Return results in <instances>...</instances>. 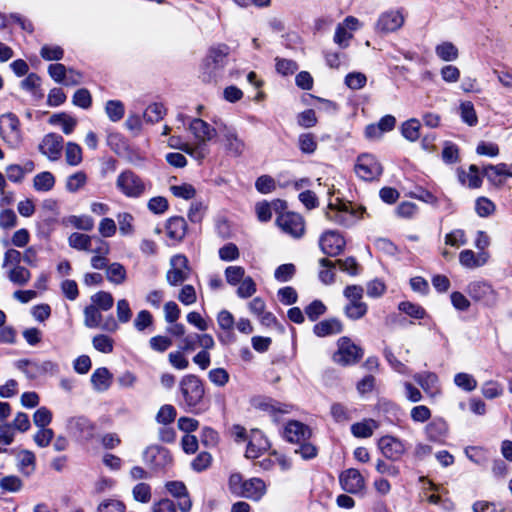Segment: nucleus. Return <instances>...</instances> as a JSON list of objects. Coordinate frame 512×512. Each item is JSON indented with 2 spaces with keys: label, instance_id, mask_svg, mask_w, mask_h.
Instances as JSON below:
<instances>
[{
  "label": "nucleus",
  "instance_id": "nucleus-1",
  "mask_svg": "<svg viewBox=\"0 0 512 512\" xmlns=\"http://www.w3.org/2000/svg\"><path fill=\"white\" fill-rule=\"evenodd\" d=\"M229 53L230 48L226 44H217L209 48L199 72L203 82L216 83L221 78Z\"/></svg>",
  "mask_w": 512,
  "mask_h": 512
},
{
  "label": "nucleus",
  "instance_id": "nucleus-2",
  "mask_svg": "<svg viewBox=\"0 0 512 512\" xmlns=\"http://www.w3.org/2000/svg\"><path fill=\"white\" fill-rule=\"evenodd\" d=\"M228 488L233 495L252 501L261 500L267 491V486L261 478L253 477L245 480L240 473L230 475Z\"/></svg>",
  "mask_w": 512,
  "mask_h": 512
},
{
  "label": "nucleus",
  "instance_id": "nucleus-3",
  "mask_svg": "<svg viewBox=\"0 0 512 512\" xmlns=\"http://www.w3.org/2000/svg\"><path fill=\"white\" fill-rule=\"evenodd\" d=\"M214 124L218 128L220 142L225 153L231 157H241L245 153L247 145L239 136L237 129L221 120H215Z\"/></svg>",
  "mask_w": 512,
  "mask_h": 512
},
{
  "label": "nucleus",
  "instance_id": "nucleus-4",
  "mask_svg": "<svg viewBox=\"0 0 512 512\" xmlns=\"http://www.w3.org/2000/svg\"><path fill=\"white\" fill-rule=\"evenodd\" d=\"M364 289L360 285H348L343 291V295L348 300L344 307V314L351 320H358L363 318L367 311L368 306L362 301Z\"/></svg>",
  "mask_w": 512,
  "mask_h": 512
},
{
  "label": "nucleus",
  "instance_id": "nucleus-5",
  "mask_svg": "<svg viewBox=\"0 0 512 512\" xmlns=\"http://www.w3.org/2000/svg\"><path fill=\"white\" fill-rule=\"evenodd\" d=\"M180 391L185 404L193 412L204 396V386L201 380L192 374L184 376L180 381Z\"/></svg>",
  "mask_w": 512,
  "mask_h": 512
},
{
  "label": "nucleus",
  "instance_id": "nucleus-6",
  "mask_svg": "<svg viewBox=\"0 0 512 512\" xmlns=\"http://www.w3.org/2000/svg\"><path fill=\"white\" fill-rule=\"evenodd\" d=\"M116 187L129 198H138L146 190L145 182L131 170H125L118 175Z\"/></svg>",
  "mask_w": 512,
  "mask_h": 512
},
{
  "label": "nucleus",
  "instance_id": "nucleus-7",
  "mask_svg": "<svg viewBox=\"0 0 512 512\" xmlns=\"http://www.w3.org/2000/svg\"><path fill=\"white\" fill-rule=\"evenodd\" d=\"M0 136L11 148H17L20 145L22 141L20 121L15 114L6 113L0 116Z\"/></svg>",
  "mask_w": 512,
  "mask_h": 512
},
{
  "label": "nucleus",
  "instance_id": "nucleus-8",
  "mask_svg": "<svg viewBox=\"0 0 512 512\" xmlns=\"http://www.w3.org/2000/svg\"><path fill=\"white\" fill-rule=\"evenodd\" d=\"M363 356L362 349L351 341L348 337H341L338 340V350L333 359L336 363L343 366L357 363Z\"/></svg>",
  "mask_w": 512,
  "mask_h": 512
},
{
  "label": "nucleus",
  "instance_id": "nucleus-9",
  "mask_svg": "<svg viewBox=\"0 0 512 512\" xmlns=\"http://www.w3.org/2000/svg\"><path fill=\"white\" fill-rule=\"evenodd\" d=\"M190 272L187 257L177 254L170 259V268L166 273V280L171 286H179L189 278Z\"/></svg>",
  "mask_w": 512,
  "mask_h": 512
},
{
  "label": "nucleus",
  "instance_id": "nucleus-10",
  "mask_svg": "<svg viewBox=\"0 0 512 512\" xmlns=\"http://www.w3.org/2000/svg\"><path fill=\"white\" fill-rule=\"evenodd\" d=\"M356 175L364 181H373L382 174V166L371 154L358 156L354 166Z\"/></svg>",
  "mask_w": 512,
  "mask_h": 512
},
{
  "label": "nucleus",
  "instance_id": "nucleus-11",
  "mask_svg": "<svg viewBox=\"0 0 512 512\" xmlns=\"http://www.w3.org/2000/svg\"><path fill=\"white\" fill-rule=\"evenodd\" d=\"M467 293L473 300L487 306H494L498 300L497 292L492 285L485 281H473L469 283Z\"/></svg>",
  "mask_w": 512,
  "mask_h": 512
},
{
  "label": "nucleus",
  "instance_id": "nucleus-12",
  "mask_svg": "<svg viewBox=\"0 0 512 512\" xmlns=\"http://www.w3.org/2000/svg\"><path fill=\"white\" fill-rule=\"evenodd\" d=\"M345 244L344 237L334 230L325 231L319 239L321 251L331 257L339 255L344 250Z\"/></svg>",
  "mask_w": 512,
  "mask_h": 512
},
{
  "label": "nucleus",
  "instance_id": "nucleus-13",
  "mask_svg": "<svg viewBox=\"0 0 512 512\" xmlns=\"http://www.w3.org/2000/svg\"><path fill=\"white\" fill-rule=\"evenodd\" d=\"M38 149L50 161H57L62 154L63 137L56 133L46 134L41 140Z\"/></svg>",
  "mask_w": 512,
  "mask_h": 512
},
{
  "label": "nucleus",
  "instance_id": "nucleus-14",
  "mask_svg": "<svg viewBox=\"0 0 512 512\" xmlns=\"http://www.w3.org/2000/svg\"><path fill=\"white\" fill-rule=\"evenodd\" d=\"M283 232L294 238H300L305 232V224L301 215L297 213H285L277 219Z\"/></svg>",
  "mask_w": 512,
  "mask_h": 512
},
{
  "label": "nucleus",
  "instance_id": "nucleus-15",
  "mask_svg": "<svg viewBox=\"0 0 512 512\" xmlns=\"http://www.w3.org/2000/svg\"><path fill=\"white\" fill-rule=\"evenodd\" d=\"M404 15L401 10H390L382 13L375 25L379 33H390L400 29L404 24Z\"/></svg>",
  "mask_w": 512,
  "mask_h": 512
},
{
  "label": "nucleus",
  "instance_id": "nucleus-16",
  "mask_svg": "<svg viewBox=\"0 0 512 512\" xmlns=\"http://www.w3.org/2000/svg\"><path fill=\"white\" fill-rule=\"evenodd\" d=\"M168 493L177 500V507L181 512H190L192 500L186 485L182 481H168L165 484Z\"/></svg>",
  "mask_w": 512,
  "mask_h": 512
},
{
  "label": "nucleus",
  "instance_id": "nucleus-17",
  "mask_svg": "<svg viewBox=\"0 0 512 512\" xmlns=\"http://www.w3.org/2000/svg\"><path fill=\"white\" fill-rule=\"evenodd\" d=\"M378 446L383 455L393 461L399 460L407 450L402 440L390 435L381 437Z\"/></svg>",
  "mask_w": 512,
  "mask_h": 512
},
{
  "label": "nucleus",
  "instance_id": "nucleus-18",
  "mask_svg": "<svg viewBox=\"0 0 512 512\" xmlns=\"http://www.w3.org/2000/svg\"><path fill=\"white\" fill-rule=\"evenodd\" d=\"M339 482L342 489L351 494L360 493L365 487L364 477L354 468L344 470L339 475Z\"/></svg>",
  "mask_w": 512,
  "mask_h": 512
},
{
  "label": "nucleus",
  "instance_id": "nucleus-19",
  "mask_svg": "<svg viewBox=\"0 0 512 512\" xmlns=\"http://www.w3.org/2000/svg\"><path fill=\"white\" fill-rule=\"evenodd\" d=\"M282 435L288 442L298 444L310 438L311 430L299 421H290L284 427Z\"/></svg>",
  "mask_w": 512,
  "mask_h": 512
},
{
  "label": "nucleus",
  "instance_id": "nucleus-20",
  "mask_svg": "<svg viewBox=\"0 0 512 512\" xmlns=\"http://www.w3.org/2000/svg\"><path fill=\"white\" fill-rule=\"evenodd\" d=\"M188 129L197 141L205 143L211 141L218 133L217 126L213 127L200 118L191 119Z\"/></svg>",
  "mask_w": 512,
  "mask_h": 512
},
{
  "label": "nucleus",
  "instance_id": "nucleus-21",
  "mask_svg": "<svg viewBox=\"0 0 512 512\" xmlns=\"http://www.w3.org/2000/svg\"><path fill=\"white\" fill-rule=\"evenodd\" d=\"M413 379L429 397L433 398L441 393L439 379L435 373L429 371L416 373Z\"/></svg>",
  "mask_w": 512,
  "mask_h": 512
},
{
  "label": "nucleus",
  "instance_id": "nucleus-22",
  "mask_svg": "<svg viewBox=\"0 0 512 512\" xmlns=\"http://www.w3.org/2000/svg\"><path fill=\"white\" fill-rule=\"evenodd\" d=\"M326 218L338 225L341 226H349L352 224L354 219V212L349 211L348 206L346 204H341L339 207H336L334 204L330 203L328 205V209L325 212Z\"/></svg>",
  "mask_w": 512,
  "mask_h": 512
},
{
  "label": "nucleus",
  "instance_id": "nucleus-23",
  "mask_svg": "<svg viewBox=\"0 0 512 512\" xmlns=\"http://www.w3.org/2000/svg\"><path fill=\"white\" fill-rule=\"evenodd\" d=\"M489 252H474L471 249H464L459 253V263L466 269H476L488 263Z\"/></svg>",
  "mask_w": 512,
  "mask_h": 512
},
{
  "label": "nucleus",
  "instance_id": "nucleus-24",
  "mask_svg": "<svg viewBox=\"0 0 512 512\" xmlns=\"http://www.w3.org/2000/svg\"><path fill=\"white\" fill-rule=\"evenodd\" d=\"M144 459L154 468H163L172 463L169 451L159 446L148 447L144 452Z\"/></svg>",
  "mask_w": 512,
  "mask_h": 512
},
{
  "label": "nucleus",
  "instance_id": "nucleus-25",
  "mask_svg": "<svg viewBox=\"0 0 512 512\" xmlns=\"http://www.w3.org/2000/svg\"><path fill=\"white\" fill-rule=\"evenodd\" d=\"M68 429L76 436L90 440L95 434V425L85 417H74L68 422Z\"/></svg>",
  "mask_w": 512,
  "mask_h": 512
},
{
  "label": "nucleus",
  "instance_id": "nucleus-26",
  "mask_svg": "<svg viewBox=\"0 0 512 512\" xmlns=\"http://www.w3.org/2000/svg\"><path fill=\"white\" fill-rule=\"evenodd\" d=\"M269 448V442L259 430H253L250 434L245 456L249 459L258 458Z\"/></svg>",
  "mask_w": 512,
  "mask_h": 512
},
{
  "label": "nucleus",
  "instance_id": "nucleus-27",
  "mask_svg": "<svg viewBox=\"0 0 512 512\" xmlns=\"http://www.w3.org/2000/svg\"><path fill=\"white\" fill-rule=\"evenodd\" d=\"M425 433L430 441L443 443L448 434V425L442 418H435L426 425Z\"/></svg>",
  "mask_w": 512,
  "mask_h": 512
},
{
  "label": "nucleus",
  "instance_id": "nucleus-28",
  "mask_svg": "<svg viewBox=\"0 0 512 512\" xmlns=\"http://www.w3.org/2000/svg\"><path fill=\"white\" fill-rule=\"evenodd\" d=\"M483 176L492 184H502V177H512V170L509 165L499 163L497 165H487L483 167Z\"/></svg>",
  "mask_w": 512,
  "mask_h": 512
},
{
  "label": "nucleus",
  "instance_id": "nucleus-29",
  "mask_svg": "<svg viewBox=\"0 0 512 512\" xmlns=\"http://www.w3.org/2000/svg\"><path fill=\"white\" fill-rule=\"evenodd\" d=\"M113 375L106 367L97 368L91 375V383L94 390L104 392L112 384Z\"/></svg>",
  "mask_w": 512,
  "mask_h": 512
},
{
  "label": "nucleus",
  "instance_id": "nucleus-30",
  "mask_svg": "<svg viewBox=\"0 0 512 512\" xmlns=\"http://www.w3.org/2000/svg\"><path fill=\"white\" fill-rule=\"evenodd\" d=\"M187 231V223L183 217L175 216L168 219L166 224L167 236L175 241H181Z\"/></svg>",
  "mask_w": 512,
  "mask_h": 512
},
{
  "label": "nucleus",
  "instance_id": "nucleus-31",
  "mask_svg": "<svg viewBox=\"0 0 512 512\" xmlns=\"http://www.w3.org/2000/svg\"><path fill=\"white\" fill-rule=\"evenodd\" d=\"M253 405L256 409L268 412L270 415L276 417L277 414L288 413V406L281 404L275 400L268 398L254 399Z\"/></svg>",
  "mask_w": 512,
  "mask_h": 512
},
{
  "label": "nucleus",
  "instance_id": "nucleus-32",
  "mask_svg": "<svg viewBox=\"0 0 512 512\" xmlns=\"http://www.w3.org/2000/svg\"><path fill=\"white\" fill-rule=\"evenodd\" d=\"M314 333L319 337L338 334L343 330L342 323L337 319H326L314 326Z\"/></svg>",
  "mask_w": 512,
  "mask_h": 512
},
{
  "label": "nucleus",
  "instance_id": "nucleus-33",
  "mask_svg": "<svg viewBox=\"0 0 512 512\" xmlns=\"http://www.w3.org/2000/svg\"><path fill=\"white\" fill-rule=\"evenodd\" d=\"M378 423L374 419H365L362 422L354 423L351 426V433L356 438H369L373 435L375 429L378 428Z\"/></svg>",
  "mask_w": 512,
  "mask_h": 512
},
{
  "label": "nucleus",
  "instance_id": "nucleus-34",
  "mask_svg": "<svg viewBox=\"0 0 512 512\" xmlns=\"http://www.w3.org/2000/svg\"><path fill=\"white\" fill-rule=\"evenodd\" d=\"M23 366L31 367V369L38 374H45V373L54 374L58 371V365L51 360H45L42 362H32L29 360L19 361L18 367L22 368Z\"/></svg>",
  "mask_w": 512,
  "mask_h": 512
},
{
  "label": "nucleus",
  "instance_id": "nucleus-35",
  "mask_svg": "<svg viewBox=\"0 0 512 512\" xmlns=\"http://www.w3.org/2000/svg\"><path fill=\"white\" fill-rule=\"evenodd\" d=\"M181 150L199 162L209 154L208 145L203 141H197L195 144H182Z\"/></svg>",
  "mask_w": 512,
  "mask_h": 512
},
{
  "label": "nucleus",
  "instance_id": "nucleus-36",
  "mask_svg": "<svg viewBox=\"0 0 512 512\" xmlns=\"http://www.w3.org/2000/svg\"><path fill=\"white\" fill-rule=\"evenodd\" d=\"M18 468L26 476L32 474L35 470V455L29 450H22L18 456Z\"/></svg>",
  "mask_w": 512,
  "mask_h": 512
},
{
  "label": "nucleus",
  "instance_id": "nucleus-37",
  "mask_svg": "<svg viewBox=\"0 0 512 512\" xmlns=\"http://www.w3.org/2000/svg\"><path fill=\"white\" fill-rule=\"evenodd\" d=\"M106 277L111 283L120 285L126 281L127 272L122 264L114 262L107 266Z\"/></svg>",
  "mask_w": 512,
  "mask_h": 512
},
{
  "label": "nucleus",
  "instance_id": "nucleus-38",
  "mask_svg": "<svg viewBox=\"0 0 512 512\" xmlns=\"http://www.w3.org/2000/svg\"><path fill=\"white\" fill-rule=\"evenodd\" d=\"M63 222L66 225L83 231H91L94 227V220L89 215H70Z\"/></svg>",
  "mask_w": 512,
  "mask_h": 512
},
{
  "label": "nucleus",
  "instance_id": "nucleus-39",
  "mask_svg": "<svg viewBox=\"0 0 512 512\" xmlns=\"http://www.w3.org/2000/svg\"><path fill=\"white\" fill-rule=\"evenodd\" d=\"M7 277L13 284L24 286L29 282L31 273L26 267L18 265L9 269Z\"/></svg>",
  "mask_w": 512,
  "mask_h": 512
},
{
  "label": "nucleus",
  "instance_id": "nucleus-40",
  "mask_svg": "<svg viewBox=\"0 0 512 512\" xmlns=\"http://www.w3.org/2000/svg\"><path fill=\"white\" fill-rule=\"evenodd\" d=\"M421 123L416 118H411L401 125V133L405 139L414 142L420 137Z\"/></svg>",
  "mask_w": 512,
  "mask_h": 512
},
{
  "label": "nucleus",
  "instance_id": "nucleus-41",
  "mask_svg": "<svg viewBox=\"0 0 512 512\" xmlns=\"http://www.w3.org/2000/svg\"><path fill=\"white\" fill-rule=\"evenodd\" d=\"M49 123L54 125H60L62 127V131L69 135L73 132L77 125V120L65 113L54 114L50 117Z\"/></svg>",
  "mask_w": 512,
  "mask_h": 512
},
{
  "label": "nucleus",
  "instance_id": "nucleus-42",
  "mask_svg": "<svg viewBox=\"0 0 512 512\" xmlns=\"http://www.w3.org/2000/svg\"><path fill=\"white\" fill-rule=\"evenodd\" d=\"M55 185V177L51 172L45 171L37 174L33 179V187L36 191H50Z\"/></svg>",
  "mask_w": 512,
  "mask_h": 512
},
{
  "label": "nucleus",
  "instance_id": "nucleus-43",
  "mask_svg": "<svg viewBox=\"0 0 512 512\" xmlns=\"http://www.w3.org/2000/svg\"><path fill=\"white\" fill-rule=\"evenodd\" d=\"M65 160L70 166H78L83 160L82 148L75 142H68L65 146Z\"/></svg>",
  "mask_w": 512,
  "mask_h": 512
},
{
  "label": "nucleus",
  "instance_id": "nucleus-44",
  "mask_svg": "<svg viewBox=\"0 0 512 512\" xmlns=\"http://www.w3.org/2000/svg\"><path fill=\"white\" fill-rule=\"evenodd\" d=\"M436 55L443 61H454L458 58L459 53L457 47L451 42H443L436 46Z\"/></svg>",
  "mask_w": 512,
  "mask_h": 512
},
{
  "label": "nucleus",
  "instance_id": "nucleus-45",
  "mask_svg": "<svg viewBox=\"0 0 512 512\" xmlns=\"http://www.w3.org/2000/svg\"><path fill=\"white\" fill-rule=\"evenodd\" d=\"M100 309L94 305H89L84 309V325L88 328H100L102 322Z\"/></svg>",
  "mask_w": 512,
  "mask_h": 512
},
{
  "label": "nucleus",
  "instance_id": "nucleus-46",
  "mask_svg": "<svg viewBox=\"0 0 512 512\" xmlns=\"http://www.w3.org/2000/svg\"><path fill=\"white\" fill-rule=\"evenodd\" d=\"M166 109L161 103L149 105L143 113V118L147 123L154 124L163 119Z\"/></svg>",
  "mask_w": 512,
  "mask_h": 512
},
{
  "label": "nucleus",
  "instance_id": "nucleus-47",
  "mask_svg": "<svg viewBox=\"0 0 512 512\" xmlns=\"http://www.w3.org/2000/svg\"><path fill=\"white\" fill-rule=\"evenodd\" d=\"M87 183V174L83 171H78L67 177L65 188L71 193H76L82 189Z\"/></svg>",
  "mask_w": 512,
  "mask_h": 512
},
{
  "label": "nucleus",
  "instance_id": "nucleus-48",
  "mask_svg": "<svg viewBox=\"0 0 512 512\" xmlns=\"http://www.w3.org/2000/svg\"><path fill=\"white\" fill-rule=\"evenodd\" d=\"M91 241V236L77 232L72 233L68 237L70 247L81 251H90Z\"/></svg>",
  "mask_w": 512,
  "mask_h": 512
},
{
  "label": "nucleus",
  "instance_id": "nucleus-49",
  "mask_svg": "<svg viewBox=\"0 0 512 512\" xmlns=\"http://www.w3.org/2000/svg\"><path fill=\"white\" fill-rule=\"evenodd\" d=\"M92 305L102 311H108L113 307L114 298L111 293L99 291L91 296Z\"/></svg>",
  "mask_w": 512,
  "mask_h": 512
},
{
  "label": "nucleus",
  "instance_id": "nucleus-50",
  "mask_svg": "<svg viewBox=\"0 0 512 512\" xmlns=\"http://www.w3.org/2000/svg\"><path fill=\"white\" fill-rule=\"evenodd\" d=\"M460 116L463 122L469 126H475L478 123V117L474 105L470 101L460 103Z\"/></svg>",
  "mask_w": 512,
  "mask_h": 512
},
{
  "label": "nucleus",
  "instance_id": "nucleus-51",
  "mask_svg": "<svg viewBox=\"0 0 512 512\" xmlns=\"http://www.w3.org/2000/svg\"><path fill=\"white\" fill-rule=\"evenodd\" d=\"M105 111L112 122H118L124 116V104L119 100H109L105 105Z\"/></svg>",
  "mask_w": 512,
  "mask_h": 512
},
{
  "label": "nucleus",
  "instance_id": "nucleus-52",
  "mask_svg": "<svg viewBox=\"0 0 512 512\" xmlns=\"http://www.w3.org/2000/svg\"><path fill=\"white\" fill-rule=\"evenodd\" d=\"M444 242L446 245L455 248L463 246L467 244L466 233L463 229H454L445 235Z\"/></svg>",
  "mask_w": 512,
  "mask_h": 512
},
{
  "label": "nucleus",
  "instance_id": "nucleus-53",
  "mask_svg": "<svg viewBox=\"0 0 512 512\" xmlns=\"http://www.w3.org/2000/svg\"><path fill=\"white\" fill-rule=\"evenodd\" d=\"M398 309L414 319H423L426 314L423 307L409 301L400 302Z\"/></svg>",
  "mask_w": 512,
  "mask_h": 512
},
{
  "label": "nucleus",
  "instance_id": "nucleus-54",
  "mask_svg": "<svg viewBox=\"0 0 512 512\" xmlns=\"http://www.w3.org/2000/svg\"><path fill=\"white\" fill-rule=\"evenodd\" d=\"M460 180L465 183L467 181L468 187L479 188L482 184L479 168L476 165H470L469 172L460 175Z\"/></svg>",
  "mask_w": 512,
  "mask_h": 512
},
{
  "label": "nucleus",
  "instance_id": "nucleus-55",
  "mask_svg": "<svg viewBox=\"0 0 512 512\" xmlns=\"http://www.w3.org/2000/svg\"><path fill=\"white\" fill-rule=\"evenodd\" d=\"M319 264L325 268L319 272L320 280L326 285L333 283L335 263L327 258H322L319 260Z\"/></svg>",
  "mask_w": 512,
  "mask_h": 512
},
{
  "label": "nucleus",
  "instance_id": "nucleus-56",
  "mask_svg": "<svg viewBox=\"0 0 512 512\" xmlns=\"http://www.w3.org/2000/svg\"><path fill=\"white\" fill-rule=\"evenodd\" d=\"M93 347L102 353H111L114 347V341L107 335L99 334L93 337L92 339Z\"/></svg>",
  "mask_w": 512,
  "mask_h": 512
},
{
  "label": "nucleus",
  "instance_id": "nucleus-57",
  "mask_svg": "<svg viewBox=\"0 0 512 512\" xmlns=\"http://www.w3.org/2000/svg\"><path fill=\"white\" fill-rule=\"evenodd\" d=\"M224 274L227 283L235 286L245 278V269L241 266H228L225 269Z\"/></svg>",
  "mask_w": 512,
  "mask_h": 512
},
{
  "label": "nucleus",
  "instance_id": "nucleus-58",
  "mask_svg": "<svg viewBox=\"0 0 512 512\" xmlns=\"http://www.w3.org/2000/svg\"><path fill=\"white\" fill-rule=\"evenodd\" d=\"M216 319L219 328L230 335L235 325V319L232 313L223 309L217 314Z\"/></svg>",
  "mask_w": 512,
  "mask_h": 512
},
{
  "label": "nucleus",
  "instance_id": "nucleus-59",
  "mask_svg": "<svg viewBox=\"0 0 512 512\" xmlns=\"http://www.w3.org/2000/svg\"><path fill=\"white\" fill-rule=\"evenodd\" d=\"M133 498L137 502L148 503L151 500V486L141 482L134 486L132 490Z\"/></svg>",
  "mask_w": 512,
  "mask_h": 512
},
{
  "label": "nucleus",
  "instance_id": "nucleus-60",
  "mask_svg": "<svg viewBox=\"0 0 512 512\" xmlns=\"http://www.w3.org/2000/svg\"><path fill=\"white\" fill-rule=\"evenodd\" d=\"M481 392L485 398L494 399L503 394V387L497 381L489 380L483 384Z\"/></svg>",
  "mask_w": 512,
  "mask_h": 512
},
{
  "label": "nucleus",
  "instance_id": "nucleus-61",
  "mask_svg": "<svg viewBox=\"0 0 512 512\" xmlns=\"http://www.w3.org/2000/svg\"><path fill=\"white\" fill-rule=\"evenodd\" d=\"M256 292V283L255 281L250 277L247 276L242 279V281L239 283V287L237 289V295L240 298L246 299L251 297Z\"/></svg>",
  "mask_w": 512,
  "mask_h": 512
},
{
  "label": "nucleus",
  "instance_id": "nucleus-62",
  "mask_svg": "<svg viewBox=\"0 0 512 512\" xmlns=\"http://www.w3.org/2000/svg\"><path fill=\"white\" fill-rule=\"evenodd\" d=\"M119 231L122 235H131L134 232V218L130 213H120L117 215Z\"/></svg>",
  "mask_w": 512,
  "mask_h": 512
},
{
  "label": "nucleus",
  "instance_id": "nucleus-63",
  "mask_svg": "<svg viewBox=\"0 0 512 512\" xmlns=\"http://www.w3.org/2000/svg\"><path fill=\"white\" fill-rule=\"evenodd\" d=\"M299 148L305 154H312L317 149V142L311 133H304L299 136Z\"/></svg>",
  "mask_w": 512,
  "mask_h": 512
},
{
  "label": "nucleus",
  "instance_id": "nucleus-64",
  "mask_svg": "<svg viewBox=\"0 0 512 512\" xmlns=\"http://www.w3.org/2000/svg\"><path fill=\"white\" fill-rule=\"evenodd\" d=\"M475 210L480 217H488L494 213L495 205L490 199L479 197L476 200Z\"/></svg>",
  "mask_w": 512,
  "mask_h": 512
}]
</instances>
